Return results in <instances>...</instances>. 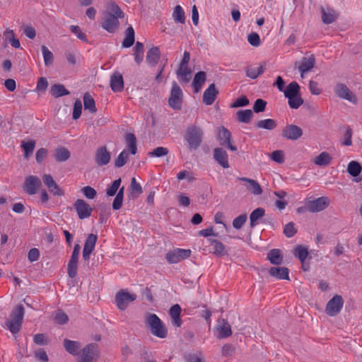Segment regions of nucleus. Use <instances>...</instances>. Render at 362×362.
Listing matches in <instances>:
<instances>
[{"mask_svg":"<svg viewBox=\"0 0 362 362\" xmlns=\"http://www.w3.org/2000/svg\"><path fill=\"white\" fill-rule=\"evenodd\" d=\"M64 346L67 352L73 356L78 354V350L81 347V344L76 341L69 339L64 340Z\"/></svg>","mask_w":362,"mask_h":362,"instance_id":"c85d7f7f","label":"nucleus"},{"mask_svg":"<svg viewBox=\"0 0 362 362\" xmlns=\"http://www.w3.org/2000/svg\"><path fill=\"white\" fill-rule=\"evenodd\" d=\"M214 158L223 168H229L228 157L226 151L222 148H216L214 150Z\"/></svg>","mask_w":362,"mask_h":362,"instance_id":"412c9836","label":"nucleus"},{"mask_svg":"<svg viewBox=\"0 0 362 362\" xmlns=\"http://www.w3.org/2000/svg\"><path fill=\"white\" fill-rule=\"evenodd\" d=\"M231 138V133L228 129L224 127H221L219 129L218 139L219 141L220 145L226 146L232 151H237V147L232 144Z\"/></svg>","mask_w":362,"mask_h":362,"instance_id":"ddd939ff","label":"nucleus"},{"mask_svg":"<svg viewBox=\"0 0 362 362\" xmlns=\"http://www.w3.org/2000/svg\"><path fill=\"white\" fill-rule=\"evenodd\" d=\"M267 105V102L263 99H257L255 100L253 110L256 113L264 112Z\"/></svg>","mask_w":362,"mask_h":362,"instance_id":"0e129e2a","label":"nucleus"},{"mask_svg":"<svg viewBox=\"0 0 362 362\" xmlns=\"http://www.w3.org/2000/svg\"><path fill=\"white\" fill-rule=\"evenodd\" d=\"M344 305V300L339 295H335L327 303L325 311L329 316H335L341 310Z\"/></svg>","mask_w":362,"mask_h":362,"instance_id":"9d476101","label":"nucleus"},{"mask_svg":"<svg viewBox=\"0 0 362 362\" xmlns=\"http://www.w3.org/2000/svg\"><path fill=\"white\" fill-rule=\"evenodd\" d=\"M134 30L132 26L127 28L125 32V37L122 42V47L124 48H129L132 47L134 43Z\"/></svg>","mask_w":362,"mask_h":362,"instance_id":"473e14b6","label":"nucleus"},{"mask_svg":"<svg viewBox=\"0 0 362 362\" xmlns=\"http://www.w3.org/2000/svg\"><path fill=\"white\" fill-rule=\"evenodd\" d=\"M121 179L119 178L117 180H115L112 185L107 188L106 189V194L109 197H112L116 194L117 190L119 189V186L121 185Z\"/></svg>","mask_w":362,"mask_h":362,"instance_id":"5fc2aeb1","label":"nucleus"},{"mask_svg":"<svg viewBox=\"0 0 362 362\" xmlns=\"http://www.w3.org/2000/svg\"><path fill=\"white\" fill-rule=\"evenodd\" d=\"M146 323L149 327L151 332L154 336L163 339L167 337L168 330L156 314H148L146 317Z\"/></svg>","mask_w":362,"mask_h":362,"instance_id":"7ed1b4c3","label":"nucleus"},{"mask_svg":"<svg viewBox=\"0 0 362 362\" xmlns=\"http://www.w3.org/2000/svg\"><path fill=\"white\" fill-rule=\"evenodd\" d=\"M128 157L129 153L127 152V151L123 150L116 158L115 161V166L116 168H121L124 166L128 160Z\"/></svg>","mask_w":362,"mask_h":362,"instance_id":"3c124183","label":"nucleus"},{"mask_svg":"<svg viewBox=\"0 0 362 362\" xmlns=\"http://www.w3.org/2000/svg\"><path fill=\"white\" fill-rule=\"evenodd\" d=\"M347 172L353 177H357L361 172V166L357 161H351L348 164Z\"/></svg>","mask_w":362,"mask_h":362,"instance_id":"de8ad7c7","label":"nucleus"},{"mask_svg":"<svg viewBox=\"0 0 362 362\" xmlns=\"http://www.w3.org/2000/svg\"><path fill=\"white\" fill-rule=\"evenodd\" d=\"M69 151L65 147H60L54 151V158L58 162H64L70 157Z\"/></svg>","mask_w":362,"mask_h":362,"instance_id":"58836bf2","label":"nucleus"},{"mask_svg":"<svg viewBox=\"0 0 362 362\" xmlns=\"http://www.w3.org/2000/svg\"><path fill=\"white\" fill-rule=\"evenodd\" d=\"M168 149L165 147L160 146L156 148L153 151L149 152L148 155L151 157H162L168 153Z\"/></svg>","mask_w":362,"mask_h":362,"instance_id":"680f3d73","label":"nucleus"},{"mask_svg":"<svg viewBox=\"0 0 362 362\" xmlns=\"http://www.w3.org/2000/svg\"><path fill=\"white\" fill-rule=\"evenodd\" d=\"M247 218V216L246 214H243L238 216L233 221V226L235 229H240L244 225V223L246 222Z\"/></svg>","mask_w":362,"mask_h":362,"instance_id":"4d7b16f0","label":"nucleus"},{"mask_svg":"<svg viewBox=\"0 0 362 362\" xmlns=\"http://www.w3.org/2000/svg\"><path fill=\"white\" fill-rule=\"evenodd\" d=\"M124 187H122L117 193L116 197L114 199L112 203V209L114 210H119L122 207L124 197Z\"/></svg>","mask_w":362,"mask_h":362,"instance_id":"8fccbe9b","label":"nucleus"},{"mask_svg":"<svg viewBox=\"0 0 362 362\" xmlns=\"http://www.w3.org/2000/svg\"><path fill=\"white\" fill-rule=\"evenodd\" d=\"M206 73L204 71H199L194 75L192 86L195 93H199L201 90L203 84L206 81Z\"/></svg>","mask_w":362,"mask_h":362,"instance_id":"cd10ccee","label":"nucleus"},{"mask_svg":"<svg viewBox=\"0 0 362 362\" xmlns=\"http://www.w3.org/2000/svg\"><path fill=\"white\" fill-rule=\"evenodd\" d=\"M271 158L277 163H283L284 162V154L282 151H274L271 154Z\"/></svg>","mask_w":362,"mask_h":362,"instance_id":"774afa93","label":"nucleus"},{"mask_svg":"<svg viewBox=\"0 0 362 362\" xmlns=\"http://www.w3.org/2000/svg\"><path fill=\"white\" fill-rule=\"evenodd\" d=\"M24 314L25 310L23 305H18L12 310L9 319L6 321V327L13 334L20 331Z\"/></svg>","mask_w":362,"mask_h":362,"instance_id":"f03ea898","label":"nucleus"},{"mask_svg":"<svg viewBox=\"0 0 362 362\" xmlns=\"http://www.w3.org/2000/svg\"><path fill=\"white\" fill-rule=\"evenodd\" d=\"M119 17H116L110 13H104V18L101 23L102 28L110 33H115L119 29Z\"/></svg>","mask_w":362,"mask_h":362,"instance_id":"1a4fd4ad","label":"nucleus"},{"mask_svg":"<svg viewBox=\"0 0 362 362\" xmlns=\"http://www.w3.org/2000/svg\"><path fill=\"white\" fill-rule=\"evenodd\" d=\"M238 180L245 182L247 184V189L254 195L262 194V189L256 180L247 177H238Z\"/></svg>","mask_w":362,"mask_h":362,"instance_id":"4be33fe9","label":"nucleus"},{"mask_svg":"<svg viewBox=\"0 0 362 362\" xmlns=\"http://www.w3.org/2000/svg\"><path fill=\"white\" fill-rule=\"evenodd\" d=\"M191 252L190 250L175 248L166 253L165 259L168 263L175 264L189 257Z\"/></svg>","mask_w":362,"mask_h":362,"instance_id":"423d86ee","label":"nucleus"},{"mask_svg":"<svg viewBox=\"0 0 362 362\" xmlns=\"http://www.w3.org/2000/svg\"><path fill=\"white\" fill-rule=\"evenodd\" d=\"M332 161V157L327 152H322L317 156H316L313 163L320 166H326L330 164Z\"/></svg>","mask_w":362,"mask_h":362,"instance_id":"72a5a7b5","label":"nucleus"},{"mask_svg":"<svg viewBox=\"0 0 362 362\" xmlns=\"http://www.w3.org/2000/svg\"><path fill=\"white\" fill-rule=\"evenodd\" d=\"M41 185V180L37 176L30 175L25 179L24 191L30 195L35 194Z\"/></svg>","mask_w":362,"mask_h":362,"instance_id":"2eb2a0df","label":"nucleus"},{"mask_svg":"<svg viewBox=\"0 0 362 362\" xmlns=\"http://www.w3.org/2000/svg\"><path fill=\"white\" fill-rule=\"evenodd\" d=\"M4 35L6 37V41L9 42L12 47L14 48H19L21 47V43L18 39L15 37L14 33L13 30L6 29Z\"/></svg>","mask_w":362,"mask_h":362,"instance_id":"79ce46f5","label":"nucleus"},{"mask_svg":"<svg viewBox=\"0 0 362 362\" xmlns=\"http://www.w3.org/2000/svg\"><path fill=\"white\" fill-rule=\"evenodd\" d=\"M50 93L51 95L55 98L69 94V91L66 89L64 86L59 83L53 85L50 88Z\"/></svg>","mask_w":362,"mask_h":362,"instance_id":"7c9ffc66","label":"nucleus"},{"mask_svg":"<svg viewBox=\"0 0 362 362\" xmlns=\"http://www.w3.org/2000/svg\"><path fill=\"white\" fill-rule=\"evenodd\" d=\"M124 139L130 153L132 155H135L137 152L136 138L135 135L132 133H127L125 134Z\"/></svg>","mask_w":362,"mask_h":362,"instance_id":"c756f323","label":"nucleus"},{"mask_svg":"<svg viewBox=\"0 0 362 362\" xmlns=\"http://www.w3.org/2000/svg\"><path fill=\"white\" fill-rule=\"evenodd\" d=\"M54 320L59 325H64L69 321V317L65 313L62 312V310H58L55 313Z\"/></svg>","mask_w":362,"mask_h":362,"instance_id":"052dcab7","label":"nucleus"},{"mask_svg":"<svg viewBox=\"0 0 362 362\" xmlns=\"http://www.w3.org/2000/svg\"><path fill=\"white\" fill-rule=\"evenodd\" d=\"M284 93L286 98H291V96H296L300 94V86L296 81L290 83L284 89Z\"/></svg>","mask_w":362,"mask_h":362,"instance_id":"f704fd0d","label":"nucleus"},{"mask_svg":"<svg viewBox=\"0 0 362 362\" xmlns=\"http://www.w3.org/2000/svg\"><path fill=\"white\" fill-rule=\"evenodd\" d=\"M136 299L135 293H130L127 291L121 290L115 296V302L117 308L124 310L127 308L128 303Z\"/></svg>","mask_w":362,"mask_h":362,"instance_id":"6e6552de","label":"nucleus"},{"mask_svg":"<svg viewBox=\"0 0 362 362\" xmlns=\"http://www.w3.org/2000/svg\"><path fill=\"white\" fill-rule=\"evenodd\" d=\"M211 245L212 246L213 252L217 256H223L226 254L224 245L220 241L215 239H209Z\"/></svg>","mask_w":362,"mask_h":362,"instance_id":"e433bc0d","label":"nucleus"},{"mask_svg":"<svg viewBox=\"0 0 362 362\" xmlns=\"http://www.w3.org/2000/svg\"><path fill=\"white\" fill-rule=\"evenodd\" d=\"M107 8L110 11H106V13L115 15V16L119 17L120 18H123L124 17V12L120 9L119 6L115 1H111L108 2Z\"/></svg>","mask_w":362,"mask_h":362,"instance_id":"c03bdc74","label":"nucleus"},{"mask_svg":"<svg viewBox=\"0 0 362 362\" xmlns=\"http://www.w3.org/2000/svg\"><path fill=\"white\" fill-rule=\"evenodd\" d=\"M250 101L247 98L245 95L238 98L234 103L230 104L231 108H236L239 107H244L249 105Z\"/></svg>","mask_w":362,"mask_h":362,"instance_id":"e2e57ef3","label":"nucleus"},{"mask_svg":"<svg viewBox=\"0 0 362 362\" xmlns=\"http://www.w3.org/2000/svg\"><path fill=\"white\" fill-rule=\"evenodd\" d=\"M265 214V210L263 208L259 207L255 209L250 215V228H253L259 223L260 220Z\"/></svg>","mask_w":362,"mask_h":362,"instance_id":"bb28decb","label":"nucleus"},{"mask_svg":"<svg viewBox=\"0 0 362 362\" xmlns=\"http://www.w3.org/2000/svg\"><path fill=\"white\" fill-rule=\"evenodd\" d=\"M315 58L314 55L309 57H303L300 65L298 66V70L300 72V76L304 77V74L310 71L315 66Z\"/></svg>","mask_w":362,"mask_h":362,"instance_id":"5701e85b","label":"nucleus"},{"mask_svg":"<svg viewBox=\"0 0 362 362\" xmlns=\"http://www.w3.org/2000/svg\"><path fill=\"white\" fill-rule=\"evenodd\" d=\"M160 57V52L158 47H153L149 49L146 54V62L151 66H155Z\"/></svg>","mask_w":362,"mask_h":362,"instance_id":"b1692460","label":"nucleus"},{"mask_svg":"<svg viewBox=\"0 0 362 362\" xmlns=\"http://www.w3.org/2000/svg\"><path fill=\"white\" fill-rule=\"evenodd\" d=\"M97 239V235L93 233L89 234L87 237L83 250V258L85 261L89 260L90 256L95 247Z\"/></svg>","mask_w":362,"mask_h":362,"instance_id":"dca6fc26","label":"nucleus"},{"mask_svg":"<svg viewBox=\"0 0 362 362\" xmlns=\"http://www.w3.org/2000/svg\"><path fill=\"white\" fill-rule=\"evenodd\" d=\"M297 233V230L295 228L293 222L287 223L284 229V233L287 238H292Z\"/></svg>","mask_w":362,"mask_h":362,"instance_id":"13d9d810","label":"nucleus"},{"mask_svg":"<svg viewBox=\"0 0 362 362\" xmlns=\"http://www.w3.org/2000/svg\"><path fill=\"white\" fill-rule=\"evenodd\" d=\"M181 307L178 304L173 305L169 313L172 319V325L176 327H180L182 325V320L180 319Z\"/></svg>","mask_w":362,"mask_h":362,"instance_id":"393cba45","label":"nucleus"},{"mask_svg":"<svg viewBox=\"0 0 362 362\" xmlns=\"http://www.w3.org/2000/svg\"><path fill=\"white\" fill-rule=\"evenodd\" d=\"M204 131L196 125L189 126L185 132L184 140L187 142L189 150L198 149L203 141Z\"/></svg>","mask_w":362,"mask_h":362,"instance_id":"f257e3e1","label":"nucleus"},{"mask_svg":"<svg viewBox=\"0 0 362 362\" xmlns=\"http://www.w3.org/2000/svg\"><path fill=\"white\" fill-rule=\"evenodd\" d=\"M253 117L251 110H240L237 112V117L239 122L249 123Z\"/></svg>","mask_w":362,"mask_h":362,"instance_id":"37998d69","label":"nucleus"},{"mask_svg":"<svg viewBox=\"0 0 362 362\" xmlns=\"http://www.w3.org/2000/svg\"><path fill=\"white\" fill-rule=\"evenodd\" d=\"M277 126L276 122L273 119H261L256 122L255 127L267 130L274 129Z\"/></svg>","mask_w":362,"mask_h":362,"instance_id":"2f4dec72","label":"nucleus"},{"mask_svg":"<svg viewBox=\"0 0 362 362\" xmlns=\"http://www.w3.org/2000/svg\"><path fill=\"white\" fill-rule=\"evenodd\" d=\"M183 93L178 84L174 81L170 91V97L168 104L175 110H180L182 108Z\"/></svg>","mask_w":362,"mask_h":362,"instance_id":"20e7f679","label":"nucleus"},{"mask_svg":"<svg viewBox=\"0 0 362 362\" xmlns=\"http://www.w3.org/2000/svg\"><path fill=\"white\" fill-rule=\"evenodd\" d=\"M74 209L80 219H85L91 216L92 208L83 199H78L74 203Z\"/></svg>","mask_w":362,"mask_h":362,"instance_id":"4468645a","label":"nucleus"},{"mask_svg":"<svg viewBox=\"0 0 362 362\" xmlns=\"http://www.w3.org/2000/svg\"><path fill=\"white\" fill-rule=\"evenodd\" d=\"M173 17L175 23H185V12L183 8L180 5H177L175 7L173 13Z\"/></svg>","mask_w":362,"mask_h":362,"instance_id":"a18cd8bd","label":"nucleus"},{"mask_svg":"<svg viewBox=\"0 0 362 362\" xmlns=\"http://www.w3.org/2000/svg\"><path fill=\"white\" fill-rule=\"evenodd\" d=\"M267 258L273 264H281L283 260V257L281 255V251L279 249H273L267 254Z\"/></svg>","mask_w":362,"mask_h":362,"instance_id":"ea45409f","label":"nucleus"},{"mask_svg":"<svg viewBox=\"0 0 362 362\" xmlns=\"http://www.w3.org/2000/svg\"><path fill=\"white\" fill-rule=\"evenodd\" d=\"M218 338L223 339L230 337L232 334L230 325L227 322H223V325L218 329Z\"/></svg>","mask_w":362,"mask_h":362,"instance_id":"603ef678","label":"nucleus"},{"mask_svg":"<svg viewBox=\"0 0 362 362\" xmlns=\"http://www.w3.org/2000/svg\"><path fill=\"white\" fill-rule=\"evenodd\" d=\"M293 255L295 257H298L300 262L305 261L308 256V248L303 245H298L293 251Z\"/></svg>","mask_w":362,"mask_h":362,"instance_id":"49530a36","label":"nucleus"},{"mask_svg":"<svg viewBox=\"0 0 362 362\" xmlns=\"http://www.w3.org/2000/svg\"><path fill=\"white\" fill-rule=\"evenodd\" d=\"M78 262H69L67 273L70 278H75L77 275Z\"/></svg>","mask_w":362,"mask_h":362,"instance_id":"338daca9","label":"nucleus"},{"mask_svg":"<svg viewBox=\"0 0 362 362\" xmlns=\"http://www.w3.org/2000/svg\"><path fill=\"white\" fill-rule=\"evenodd\" d=\"M288 269L286 267H272L269 269V274L277 279H288Z\"/></svg>","mask_w":362,"mask_h":362,"instance_id":"a878e982","label":"nucleus"},{"mask_svg":"<svg viewBox=\"0 0 362 362\" xmlns=\"http://www.w3.org/2000/svg\"><path fill=\"white\" fill-rule=\"evenodd\" d=\"M84 109L89 110L90 113H95L97 111L95 103L89 93H86L83 95Z\"/></svg>","mask_w":362,"mask_h":362,"instance_id":"c9c22d12","label":"nucleus"},{"mask_svg":"<svg viewBox=\"0 0 362 362\" xmlns=\"http://www.w3.org/2000/svg\"><path fill=\"white\" fill-rule=\"evenodd\" d=\"M334 93L339 98L346 100L353 104H356L358 102L355 94L344 83H337L334 87Z\"/></svg>","mask_w":362,"mask_h":362,"instance_id":"9b49d317","label":"nucleus"},{"mask_svg":"<svg viewBox=\"0 0 362 362\" xmlns=\"http://www.w3.org/2000/svg\"><path fill=\"white\" fill-rule=\"evenodd\" d=\"M98 356V345L94 343L88 344L83 349L79 362H96Z\"/></svg>","mask_w":362,"mask_h":362,"instance_id":"39448f33","label":"nucleus"},{"mask_svg":"<svg viewBox=\"0 0 362 362\" xmlns=\"http://www.w3.org/2000/svg\"><path fill=\"white\" fill-rule=\"evenodd\" d=\"M110 153L105 146L98 148L95 152V162L98 166L106 165L110 160Z\"/></svg>","mask_w":362,"mask_h":362,"instance_id":"f3484780","label":"nucleus"},{"mask_svg":"<svg viewBox=\"0 0 362 362\" xmlns=\"http://www.w3.org/2000/svg\"><path fill=\"white\" fill-rule=\"evenodd\" d=\"M144 45L140 42H136L134 48V61L137 64H140L144 59Z\"/></svg>","mask_w":362,"mask_h":362,"instance_id":"4c0bfd02","label":"nucleus"},{"mask_svg":"<svg viewBox=\"0 0 362 362\" xmlns=\"http://www.w3.org/2000/svg\"><path fill=\"white\" fill-rule=\"evenodd\" d=\"M265 70V64L260 65L259 67H247L245 72L246 76L250 78L255 79L262 74Z\"/></svg>","mask_w":362,"mask_h":362,"instance_id":"a19ab883","label":"nucleus"},{"mask_svg":"<svg viewBox=\"0 0 362 362\" xmlns=\"http://www.w3.org/2000/svg\"><path fill=\"white\" fill-rule=\"evenodd\" d=\"M82 112V104L81 100L77 99L74 104L72 117L74 119H77L80 117Z\"/></svg>","mask_w":362,"mask_h":362,"instance_id":"bf43d9fd","label":"nucleus"},{"mask_svg":"<svg viewBox=\"0 0 362 362\" xmlns=\"http://www.w3.org/2000/svg\"><path fill=\"white\" fill-rule=\"evenodd\" d=\"M218 91L214 83H211L203 93V103L206 105H211L215 101Z\"/></svg>","mask_w":362,"mask_h":362,"instance_id":"a211bd4d","label":"nucleus"},{"mask_svg":"<svg viewBox=\"0 0 362 362\" xmlns=\"http://www.w3.org/2000/svg\"><path fill=\"white\" fill-rule=\"evenodd\" d=\"M329 199L327 197H320L313 201H308L305 203L307 211L311 213H317L325 209L329 204Z\"/></svg>","mask_w":362,"mask_h":362,"instance_id":"0eeeda50","label":"nucleus"},{"mask_svg":"<svg viewBox=\"0 0 362 362\" xmlns=\"http://www.w3.org/2000/svg\"><path fill=\"white\" fill-rule=\"evenodd\" d=\"M303 135V129L297 125L288 124L286 126L281 132V136L288 140L296 141Z\"/></svg>","mask_w":362,"mask_h":362,"instance_id":"f8f14e48","label":"nucleus"},{"mask_svg":"<svg viewBox=\"0 0 362 362\" xmlns=\"http://www.w3.org/2000/svg\"><path fill=\"white\" fill-rule=\"evenodd\" d=\"M42 52L45 66L52 64L54 59L52 53L45 45L42 46Z\"/></svg>","mask_w":362,"mask_h":362,"instance_id":"6e6d98bb","label":"nucleus"},{"mask_svg":"<svg viewBox=\"0 0 362 362\" xmlns=\"http://www.w3.org/2000/svg\"><path fill=\"white\" fill-rule=\"evenodd\" d=\"M110 87L114 92H122L124 89V80L122 75L115 71L110 76Z\"/></svg>","mask_w":362,"mask_h":362,"instance_id":"aec40b11","label":"nucleus"},{"mask_svg":"<svg viewBox=\"0 0 362 362\" xmlns=\"http://www.w3.org/2000/svg\"><path fill=\"white\" fill-rule=\"evenodd\" d=\"M288 103L291 108L298 109L303 103V100L298 94L296 96L288 98Z\"/></svg>","mask_w":362,"mask_h":362,"instance_id":"864d4df0","label":"nucleus"},{"mask_svg":"<svg viewBox=\"0 0 362 362\" xmlns=\"http://www.w3.org/2000/svg\"><path fill=\"white\" fill-rule=\"evenodd\" d=\"M130 189L132 193H136V195H139L143 192L141 185L136 182L135 177L131 179Z\"/></svg>","mask_w":362,"mask_h":362,"instance_id":"69168bd1","label":"nucleus"},{"mask_svg":"<svg viewBox=\"0 0 362 362\" xmlns=\"http://www.w3.org/2000/svg\"><path fill=\"white\" fill-rule=\"evenodd\" d=\"M21 147L24 151V156L28 158L34 151L35 141L34 140H30L28 142L23 141L21 142Z\"/></svg>","mask_w":362,"mask_h":362,"instance_id":"09e8293b","label":"nucleus"},{"mask_svg":"<svg viewBox=\"0 0 362 362\" xmlns=\"http://www.w3.org/2000/svg\"><path fill=\"white\" fill-rule=\"evenodd\" d=\"M320 11L322 14V21L325 24H331L339 17V13L329 7H327L325 9L321 6Z\"/></svg>","mask_w":362,"mask_h":362,"instance_id":"6ab92c4d","label":"nucleus"}]
</instances>
